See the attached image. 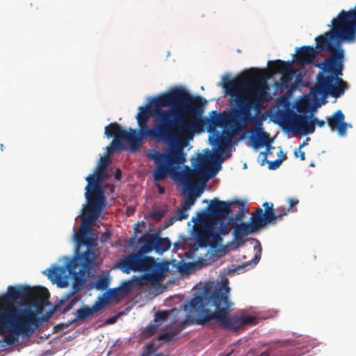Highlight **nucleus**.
<instances>
[{"mask_svg": "<svg viewBox=\"0 0 356 356\" xmlns=\"http://www.w3.org/2000/svg\"><path fill=\"white\" fill-rule=\"evenodd\" d=\"M207 102L183 88L172 89L152 100L154 133L152 138L163 141L169 147L165 152H154L150 156L156 163L152 173L156 181L180 174L179 170L186 161L184 148L195 134L204 131L202 115Z\"/></svg>", "mask_w": 356, "mask_h": 356, "instance_id": "1", "label": "nucleus"}, {"mask_svg": "<svg viewBox=\"0 0 356 356\" xmlns=\"http://www.w3.org/2000/svg\"><path fill=\"white\" fill-rule=\"evenodd\" d=\"M332 29L315 38L317 53L328 51L330 56L317 66L321 70L316 76V84L312 88V99H325L327 95L338 98L343 95L347 83L343 74L344 50L339 40L348 42L356 41V5L349 11L342 10L337 18L332 20Z\"/></svg>", "mask_w": 356, "mask_h": 356, "instance_id": "2", "label": "nucleus"}, {"mask_svg": "<svg viewBox=\"0 0 356 356\" xmlns=\"http://www.w3.org/2000/svg\"><path fill=\"white\" fill-rule=\"evenodd\" d=\"M49 298L45 287L9 286L0 296V332L8 333L0 340V350L18 341L19 336L30 337L38 327V314Z\"/></svg>", "mask_w": 356, "mask_h": 356, "instance_id": "3", "label": "nucleus"}, {"mask_svg": "<svg viewBox=\"0 0 356 356\" xmlns=\"http://www.w3.org/2000/svg\"><path fill=\"white\" fill-rule=\"evenodd\" d=\"M226 94L234 102L228 113L212 111L209 118H202L208 131L217 127L229 129L238 132L249 123L255 121L252 111L260 112L263 104L268 101L267 87L257 81L232 80L225 84Z\"/></svg>", "mask_w": 356, "mask_h": 356, "instance_id": "4", "label": "nucleus"}, {"mask_svg": "<svg viewBox=\"0 0 356 356\" xmlns=\"http://www.w3.org/2000/svg\"><path fill=\"white\" fill-rule=\"evenodd\" d=\"M230 289L229 281L225 279L213 290L212 294L207 298L208 304L211 302L216 311L212 312L205 307L206 318L200 321V323L211 324L212 321L219 323L221 327L230 330H238L248 325H256L258 322L254 316H247L239 317L236 315H229L232 302L229 299Z\"/></svg>", "mask_w": 356, "mask_h": 356, "instance_id": "5", "label": "nucleus"}, {"mask_svg": "<svg viewBox=\"0 0 356 356\" xmlns=\"http://www.w3.org/2000/svg\"><path fill=\"white\" fill-rule=\"evenodd\" d=\"M154 115V106H140L139 112L136 116L138 124V131L130 128L127 131L122 128L116 122L111 123L105 127V135L108 138L113 137L110 147H107L108 153H113L115 150H124L123 141H127L129 144V149L132 152L137 151L143 143V139L152 138L154 133V127H148L149 118Z\"/></svg>", "mask_w": 356, "mask_h": 356, "instance_id": "6", "label": "nucleus"}, {"mask_svg": "<svg viewBox=\"0 0 356 356\" xmlns=\"http://www.w3.org/2000/svg\"><path fill=\"white\" fill-rule=\"evenodd\" d=\"M87 246V250L70 259L65 266L54 265L43 272L51 280H60L66 276L67 271L73 278L72 291L67 294L60 303L79 291L86 281L90 266L95 259V252Z\"/></svg>", "mask_w": 356, "mask_h": 356, "instance_id": "7", "label": "nucleus"}, {"mask_svg": "<svg viewBox=\"0 0 356 356\" xmlns=\"http://www.w3.org/2000/svg\"><path fill=\"white\" fill-rule=\"evenodd\" d=\"M87 204L83 209L81 222L78 232L75 234L77 245L92 246L95 244V239L89 236L91 227L98 219L106 205L105 196H100L86 192Z\"/></svg>", "mask_w": 356, "mask_h": 356, "instance_id": "8", "label": "nucleus"}, {"mask_svg": "<svg viewBox=\"0 0 356 356\" xmlns=\"http://www.w3.org/2000/svg\"><path fill=\"white\" fill-rule=\"evenodd\" d=\"M207 306L208 301L206 296L199 295L193 297L188 305H184V310L188 312L185 319L181 321L178 325V327L172 332L159 335L158 340L166 342L175 341L176 337L182 330L191 325H208V323H200V321L206 318L205 307Z\"/></svg>", "mask_w": 356, "mask_h": 356, "instance_id": "9", "label": "nucleus"}, {"mask_svg": "<svg viewBox=\"0 0 356 356\" xmlns=\"http://www.w3.org/2000/svg\"><path fill=\"white\" fill-rule=\"evenodd\" d=\"M135 272H145L143 278L152 284L158 282L162 277L167 266L156 262L152 257L146 256L139 250L131 253Z\"/></svg>", "mask_w": 356, "mask_h": 356, "instance_id": "10", "label": "nucleus"}, {"mask_svg": "<svg viewBox=\"0 0 356 356\" xmlns=\"http://www.w3.org/2000/svg\"><path fill=\"white\" fill-rule=\"evenodd\" d=\"M281 119L291 130L303 136L312 134L315 131L310 119L312 115L298 114L293 111H286L280 114Z\"/></svg>", "mask_w": 356, "mask_h": 356, "instance_id": "11", "label": "nucleus"}, {"mask_svg": "<svg viewBox=\"0 0 356 356\" xmlns=\"http://www.w3.org/2000/svg\"><path fill=\"white\" fill-rule=\"evenodd\" d=\"M111 162V161L108 156L100 158L94 174H90L86 178V180L88 181V184L85 188L86 192H90V193L100 196H105L101 183L103 179V173Z\"/></svg>", "mask_w": 356, "mask_h": 356, "instance_id": "12", "label": "nucleus"}, {"mask_svg": "<svg viewBox=\"0 0 356 356\" xmlns=\"http://www.w3.org/2000/svg\"><path fill=\"white\" fill-rule=\"evenodd\" d=\"M207 209L219 224V230L216 231V234H219V236L227 234L228 224L225 222L222 219L228 217L232 213L231 203L214 198L211 201L210 206Z\"/></svg>", "mask_w": 356, "mask_h": 356, "instance_id": "13", "label": "nucleus"}, {"mask_svg": "<svg viewBox=\"0 0 356 356\" xmlns=\"http://www.w3.org/2000/svg\"><path fill=\"white\" fill-rule=\"evenodd\" d=\"M198 165L195 170H192L187 168L188 170L184 174V178L188 183H192L193 176L195 175L200 178L208 179L214 176L220 168V163H213V168L211 170H207L208 159L202 154H200L197 158Z\"/></svg>", "mask_w": 356, "mask_h": 356, "instance_id": "14", "label": "nucleus"}, {"mask_svg": "<svg viewBox=\"0 0 356 356\" xmlns=\"http://www.w3.org/2000/svg\"><path fill=\"white\" fill-rule=\"evenodd\" d=\"M196 240L200 247L215 246L222 241L219 234H216L214 222H209L196 233Z\"/></svg>", "mask_w": 356, "mask_h": 356, "instance_id": "15", "label": "nucleus"}, {"mask_svg": "<svg viewBox=\"0 0 356 356\" xmlns=\"http://www.w3.org/2000/svg\"><path fill=\"white\" fill-rule=\"evenodd\" d=\"M255 121L257 126L256 129L257 136H252V140L254 148H259L264 145L266 147V152H260V155L263 157L261 164L264 165L267 162L268 154L271 153L270 150L273 149V147L270 145L271 140L269 138V134L261 127L262 124L261 121L256 120Z\"/></svg>", "mask_w": 356, "mask_h": 356, "instance_id": "16", "label": "nucleus"}, {"mask_svg": "<svg viewBox=\"0 0 356 356\" xmlns=\"http://www.w3.org/2000/svg\"><path fill=\"white\" fill-rule=\"evenodd\" d=\"M254 232L264 227L268 224H275V216L270 211H265L261 208H257L252 213L251 222L250 223Z\"/></svg>", "mask_w": 356, "mask_h": 356, "instance_id": "17", "label": "nucleus"}, {"mask_svg": "<svg viewBox=\"0 0 356 356\" xmlns=\"http://www.w3.org/2000/svg\"><path fill=\"white\" fill-rule=\"evenodd\" d=\"M327 122L330 129L332 131H337L341 136H345L347 129L352 127L350 124L345 122V115L341 110H337L332 116L327 117Z\"/></svg>", "mask_w": 356, "mask_h": 356, "instance_id": "18", "label": "nucleus"}, {"mask_svg": "<svg viewBox=\"0 0 356 356\" xmlns=\"http://www.w3.org/2000/svg\"><path fill=\"white\" fill-rule=\"evenodd\" d=\"M234 133L235 132L230 131L229 129H225L221 134L217 131L214 138H210L211 144L218 147L219 158L226 148L231 145Z\"/></svg>", "mask_w": 356, "mask_h": 356, "instance_id": "19", "label": "nucleus"}, {"mask_svg": "<svg viewBox=\"0 0 356 356\" xmlns=\"http://www.w3.org/2000/svg\"><path fill=\"white\" fill-rule=\"evenodd\" d=\"M317 51L312 46H302L296 49V54L293 56V61L301 65L311 64L316 58Z\"/></svg>", "mask_w": 356, "mask_h": 356, "instance_id": "20", "label": "nucleus"}, {"mask_svg": "<svg viewBox=\"0 0 356 356\" xmlns=\"http://www.w3.org/2000/svg\"><path fill=\"white\" fill-rule=\"evenodd\" d=\"M131 284L130 282H125L120 287L110 289L106 293L107 298L112 300L120 301L124 298L130 292Z\"/></svg>", "mask_w": 356, "mask_h": 356, "instance_id": "21", "label": "nucleus"}, {"mask_svg": "<svg viewBox=\"0 0 356 356\" xmlns=\"http://www.w3.org/2000/svg\"><path fill=\"white\" fill-rule=\"evenodd\" d=\"M155 238L156 234L145 233L143 234L138 239V243H143V245L138 250L145 255L151 252L155 248Z\"/></svg>", "mask_w": 356, "mask_h": 356, "instance_id": "22", "label": "nucleus"}, {"mask_svg": "<svg viewBox=\"0 0 356 356\" xmlns=\"http://www.w3.org/2000/svg\"><path fill=\"white\" fill-rule=\"evenodd\" d=\"M255 232L250 223L241 222L236 223L234 227L233 234L234 241L238 243L243 242V236Z\"/></svg>", "mask_w": 356, "mask_h": 356, "instance_id": "23", "label": "nucleus"}, {"mask_svg": "<svg viewBox=\"0 0 356 356\" xmlns=\"http://www.w3.org/2000/svg\"><path fill=\"white\" fill-rule=\"evenodd\" d=\"M268 65L273 71L279 72L281 74H289L290 71L293 70L292 62L291 61L286 62L281 60H275L274 61H268Z\"/></svg>", "mask_w": 356, "mask_h": 356, "instance_id": "24", "label": "nucleus"}, {"mask_svg": "<svg viewBox=\"0 0 356 356\" xmlns=\"http://www.w3.org/2000/svg\"><path fill=\"white\" fill-rule=\"evenodd\" d=\"M116 266L123 273L129 274L131 271L135 272L131 253L124 255L117 263Z\"/></svg>", "mask_w": 356, "mask_h": 356, "instance_id": "25", "label": "nucleus"}, {"mask_svg": "<svg viewBox=\"0 0 356 356\" xmlns=\"http://www.w3.org/2000/svg\"><path fill=\"white\" fill-rule=\"evenodd\" d=\"M170 241L168 238H161L156 235L154 250L158 253H163L170 248Z\"/></svg>", "mask_w": 356, "mask_h": 356, "instance_id": "26", "label": "nucleus"}, {"mask_svg": "<svg viewBox=\"0 0 356 356\" xmlns=\"http://www.w3.org/2000/svg\"><path fill=\"white\" fill-rule=\"evenodd\" d=\"M92 316H93V314L90 307L87 305H84L76 311V318H74V321L84 320Z\"/></svg>", "mask_w": 356, "mask_h": 356, "instance_id": "27", "label": "nucleus"}, {"mask_svg": "<svg viewBox=\"0 0 356 356\" xmlns=\"http://www.w3.org/2000/svg\"><path fill=\"white\" fill-rule=\"evenodd\" d=\"M254 241L256 243L255 245L254 246V255L250 262L251 264L256 265L261 259L262 248L259 240L254 239Z\"/></svg>", "mask_w": 356, "mask_h": 356, "instance_id": "28", "label": "nucleus"}, {"mask_svg": "<svg viewBox=\"0 0 356 356\" xmlns=\"http://www.w3.org/2000/svg\"><path fill=\"white\" fill-rule=\"evenodd\" d=\"M199 195V193L196 194L189 193L188 195L185 197L184 203L182 206L186 208L187 209H189L195 204V202Z\"/></svg>", "mask_w": 356, "mask_h": 356, "instance_id": "29", "label": "nucleus"}, {"mask_svg": "<svg viewBox=\"0 0 356 356\" xmlns=\"http://www.w3.org/2000/svg\"><path fill=\"white\" fill-rule=\"evenodd\" d=\"M109 285V279L106 276H103L95 282V286L97 290H105Z\"/></svg>", "mask_w": 356, "mask_h": 356, "instance_id": "30", "label": "nucleus"}, {"mask_svg": "<svg viewBox=\"0 0 356 356\" xmlns=\"http://www.w3.org/2000/svg\"><path fill=\"white\" fill-rule=\"evenodd\" d=\"M160 325V323L149 324L143 330V334L146 337H150L154 335Z\"/></svg>", "mask_w": 356, "mask_h": 356, "instance_id": "31", "label": "nucleus"}, {"mask_svg": "<svg viewBox=\"0 0 356 356\" xmlns=\"http://www.w3.org/2000/svg\"><path fill=\"white\" fill-rule=\"evenodd\" d=\"M169 312L167 310L165 311H159L156 312L154 315V321L157 323H160L161 325L162 322L166 321L168 318Z\"/></svg>", "mask_w": 356, "mask_h": 356, "instance_id": "32", "label": "nucleus"}, {"mask_svg": "<svg viewBox=\"0 0 356 356\" xmlns=\"http://www.w3.org/2000/svg\"><path fill=\"white\" fill-rule=\"evenodd\" d=\"M208 218V215L207 211H201L197 213V217L195 218H193V221L195 224H201V225H205L207 222V220Z\"/></svg>", "mask_w": 356, "mask_h": 356, "instance_id": "33", "label": "nucleus"}, {"mask_svg": "<svg viewBox=\"0 0 356 356\" xmlns=\"http://www.w3.org/2000/svg\"><path fill=\"white\" fill-rule=\"evenodd\" d=\"M275 211H277V213L274 212L275 223L277 220L281 219L284 216L286 215L288 212H290L291 209H286L284 207H279L275 209Z\"/></svg>", "mask_w": 356, "mask_h": 356, "instance_id": "34", "label": "nucleus"}, {"mask_svg": "<svg viewBox=\"0 0 356 356\" xmlns=\"http://www.w3.org/2000/svg\"><path fill=\"white\" fill-rule=\"evenodd\" d=\"M188 210L186 208L181 206V207L179 209H177L176 213V217L177 220H183L188 218Z\"/></svg>", "mask_w": 356, "mask_h": 356, "instance_id": "35", "label": "nucleus"}, {"mask_svg": "<svg viewBox=\"0 0 356 356\" xmlns=\"http://www.w3.org/2000/svg\"><path fill=\"white\" fill-rule=\"evenodd\" d=\"M286 157V155L284 154L282 156V157L280 159H277L275 161H269L268 162V168L270 170H276L277 168H278L280 166L282 161L284 160H285Z\"/></svg>", "mask_w": 356, "mask_h": 356, "instance_id": "36", "label": "nucleus"}, {"mask_svg": "<svg viewBox=\"0 0 356 356\" xmlns=\"http://www.w3.org/2000/svg\"><path fill=\"white\" fill-rule=\"evenodd\" d=\"M154 351V344L153 343H149L144 347V350L140 356H151Z\"/></svg>", "mask_w": 356, "mask_h": 356, "instance_id": "37", "label": "nucleus"}, {"mask_svg": "<svg viewBox=\"0 0 356 356\" xmlns=\"http://www.w3.org/2000/svg\"><path fill=\"white\" fill-rule=\"evenodd\" d=\"M165 213L166 211L165 209L154 210L151 214V216L156 220H159L165 216Z\"/></svg>", "mask_w": 356, "mask_h": 356, "instance_id": "38", "label": "nucleus"}, {"mask_svg": "<svg viewBox=\"0 0 356 356\" xmlns=\"http://www.w3.org/2000/svg\"><path fill=\"white\" fill-rule=\"evenodd\" d=\"M298 111L300 113H306L309 111V104L308 102H300L298 105Z\"/></svg>", "mask_w": 356, "mask_h": 356, "instance_id": "39", "label": "nucleus"}, {"mask_svg": "<svg viewBox=\"0 0 356 356\" xmlns=\"http://www.w3.org/2000/svg\"><path fill=\"white\" fill-rule=\"evenodd\" d=\"M298 202H299L298 200L296 199V198H289L288 200V203L289 204V209H291V212L296 211V210H297L296 208H293V207L296 206V204H298Z\"/></svg>", "mask_w": 356, "mask_h": 356, "instance_id": "40", "label": "nucleus"}, {"mask_svg": "<svg viewBox=\"0 0 356 356\" xmlns=\"http://www.w3.org/2000/svg\"><path fill=\"white\" fill-rule=\"evenodd\" d=\"M293 74H294V72L292 70L291 71H290V74H282L281 81H282V83H287V82H289L291 79L292 76L293 75Z\"/></svg>", "mask_w": 356, "mask_h": 356, "instance_id": "41", "label": "nucleus"}, {"mask_svg": "<svg viewBox=\"0 0 356 356\" xmlns=\"http://www.w3.org/2000/svg\"><path fill=\"white\" fill-rule=\"evenodd\" d=\"M76 301H77L76 298L72 299L70 300V302L67 304V305L63 309V313H66L68 311H70L72 308V307L74 306V305L76 303Z\"/></svg>", "mask_w": 356, "mask_h": 356, "instance_id": "42", "label": "nucleus"}, {"mask_svg": "<svg viewBox=\"0 0 356 356\" xmlns=\"http://www.w3.org/2000/svg\"><path fill=\"white\" fill-rule=\"evenodd\" d=\"M311 122L313 123V127H315L316 124L317 126H318L319 127H323L325 124V122L324 120H318L316 118H314V119L311 120Z\"/></svg>", "mask_w": 356, "mask_h": 356, "instance_id": "43", "label": "nucleus"}, {"mask_svg": "<svg viewBox=\"0 0 356 356\" xmlns=\"http://www.w3.org/2000/svg\"><path fill=\"white\" fill-rule=\"evenodd\" d=\"M262 207L265 209V211H270L274 214L273 204L270 202H264Z\"/></svg>", "mask_w": 356, "mask_h": 356, "instance_id": "44", "label": "nucleus"}, {"mask_svg": "<svg viewBox=\"0 0 356 356\" xmlns=\"http://www.w3.org/2000/svg\"><path fill=\"white\" fill-rule=\"evenodd\" d=\"M102 303L100 302H96L92 307H90L91 310L92 311V314H94L95 312L100 310L102 308Z\"/></svg>", "mask_w": 356, "mask_h": 356, "instance_id": "45", "label": "nucleus"}, {"mask_svg": "<svg viewBox=\"0 0 356 356\" xmlns=\"http://www.w3.org/2000/svg\"><path fill=\"white\" fill-rule=\"evenodd\" d=\"M294 154L296 157L300 156L302 161H304L305 159V154L303 151L301 150V149H299L298 152L295 151Z\"/></svg>", "mask_w": 356, "mask_h": 356, "instance_id": "46", "label": "nucleus"}, {"mask_svg": "<svg viewBox=\"0 0 356 356\" xmlns=\"http://www.w3.org/2000/svg\"><path fill=\"white\" fill-rule=\"evenodd\" d=\"M117 319H118V316H112L106 320V324H113L116 322Z\"/></svg>", "mask_w": 356, "mask_h": 356, "instance_id": "47", "label": "nucleus"}, {"mask_svg": "<svg viewBox=\"0 0 356 356\" xmlns=\"http://www.w3.org/2000/svg\"><path fill=\"white\" fill-rule=\"evenodd\" d=\"M156 188H158V192L159 194H164L165 193V188L163 187L161 184H157Z\"/></svg>", "mask_w": 356, "mask_h": 356, "instance_id": "48", "label": "nucleus"}, {"mask_svg": "<svg viewBox=\"0 0 356 356\" xmlns=\"http://www.w3.org/2000/svg\"><path fill=\"white\" fill-rule=\"evenodd\" d=\"M121 176H122V172H121L120 169L118 168V169L115 170V178L117 180H119V179L121 178Z\"/></svg>", "mask_w": 356, "mask_h": 356, "instance_id": "49", "label": "nucleus"}, {"mask_svg": "<svg viewBox=\"0 0 356 356\" xmlns=\"http://www.w3.org/2000/svg\"><path fill=\"white\" fill-rule=\"evenodd\" d=\"M270 351L265 350L262 352L258 356H270Z\"/></svg>", "mask_w": 356, "mask_h": 356, "instance_id": "50", "label": "nucleus"}, {"mask_svg": "<svg viewBox=\"0 0 356 356\" xmlns=\"http://www.w3.org/2000/svg\"><path fill=\"white\" fill-rule=\"evenodd\" d=\"M243 216V211H241L240 213H238L236 216V220H240L241 218Z\"/></svg>", "mask_w": 356, "mask_h": 356, "instance_id": "51", "label": "nucleus"}, {"mask_svg": "<svg viewBox=\"0 0 356 356\" xmlns=\"http://www.w3.org/2000/svg\"><path fill=\"white\" fill-rule=\"evenodd\" d=\"M60 286H66L67 285V282L66 281L63 282H60L59 284Z\"/></svg>", "mask_w": 356, "mask_h": 356, "instance_id": "52", "label": "nucleus"}, {"mask_svg": "<svg viewBox=\"0 0 356 356\" xmlns=\"http://www.w3.org/2000/svg\"><path fill=\"white\" fill-rule=\"evenodd\" d=\"M254 70V69H250L249 71L246 72V73L248 74L249 75H253L252 72Z\"/></svg>", "mask_w": 356, "mask_h": 356, "instance_id": "53", "label": "nucleus"}, {"mask_svg": "<svg viewBox=\"0 0 356 356\" xmlns=\"http://www.w3.org/2000/svg\"><path fill=\"white\" fill-rule=\"evenodd\" d=\"M111 236V234L109 232H105V237L106 238H109Z\"/></svg>", "mask_w": 356, "mask_h": 356, "instance_id": "54", "label": "nucleus"}, {"mask_svg": "<svg viewBox=\"0 0 356 356\" xmlns=\"http://www.w3.org/2000/svg\"><path fill=\"white\" fill-rule=\"evenodd\" d=\"M154 356H168V355H163V353H156V355H154Z\"/></svg>", "mask_w": 356, "mask_h": 356, "instance_id": "55", "label": "nucleus"}, {"mask_svg": "<svg viewBox=\"0 0 356 356\" xmlns=\"http://www.w3.org/2000/svg\"><path fill=\"white\" fill-rule=\"evenodd\" d=\"M232 352H230L229 353H227V354H222L220 356H230V355L232 354Z\"/></svg>", "mask_w": 356, "mask_h": 356, "instance_id": "56", "label": "nucleus"}, {"mask_svg": "<svg viewBox=\"0 0 356 356\" xmlns=\"http://www.w3.org/2000/svg\"><path fill=\"white\" fill-rule=\"evenodd\" d=\"M306 145V143H302L300 146H299V149H301L303 146H305Z\"/></svg>", "mask_w": 356, "mask_h": 356, "instance_id": "57", "label": "nucleus"}, {"mask_svg": "<svg viewBox=\"0 0 356 356\" xmlns=\"http://www.w3.org/2000/svg\"><path fill=\"white\" fill-rule=\"evenodd\" d=\"M135 230L139 231V230H138V225H136V227H135Z\"/></svg>", "mask_w": 356, "mask_h": 356, "instance_id": "58", "label": "nucleus"}, {"mask_svg": "<svg viewBox=\"0 0 356 356\" xmlns=\"http://www.w3.org/2000/svg\"><path fill=\"white\" fill-rule=\"evenodd\" d=\"M202 202H203V203H207V202H208V200H204L202 201Z\"/></svg>", "mask_w": 356, "mask_h": 356, "instance_id": "59", "label": "nucleus"}, {"mask_svg": "<svg viewBox=\"0 0 356 356\" xmlns=\"http://www.w3.org/2000/svg\"><path fill=\"white\" fill-rule=\"evenodd\" d=\"M1 150H3V144H1Z\"/></svg>", "mask_w": 356, "mask_h": 356, "instance_id": "60", "label": "nucleus"}, {"mask_svg": "<svg viewBox=\"0 0 356 356\" xmlns=\"http://www.w3.org/2000/svg\"><path fill=\"white\" fill-rule=\"evenodd\" d=\"M223 160H224V158H221V159H220V163L221 162H222V161H223Z\"/></svg>", "mask_w": 356, "mask_h": 356, "instance_id": "61", "label": "nucleus"}, {"mask_svg": "<svg viewBox=\"0 0 356 356\" xmlns=\"http://www.w3.org/2000/svg\"><path fill=\"white\" fill-rule=\"evenodd\" d=\"M230 155H231V154H229L227 156H226V158H227V157L230 156Z\"/></svg>", "mask_w": 356, "mask_h": 356, "instance_id": "62", "label": "nucleus"}, {"mask_svg": "<svg viewBox=\"0 0 356 356\" xmlns=\"http://www.w3.org/2000/svg\"><path fill=\"white\" fill-rule=\"evenodd\" d=\"M316 104H318L319 105H321V103L319 102H315Z\"/></svg>", "mask_w": 356, "mask_h": 356, "instance_id": "63", "label": "nucleus"}]
</instances>
